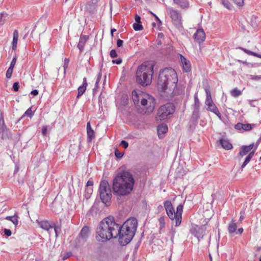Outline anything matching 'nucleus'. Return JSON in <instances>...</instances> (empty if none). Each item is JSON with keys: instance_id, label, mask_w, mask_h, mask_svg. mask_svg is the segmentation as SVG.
<instances>
[{"instance_id": "f257e3e1", "label": "nucleus", "mask_w": 261, "mask_h": 261, "mask_svg": "<svg viewBox=\"0 0 261 261\" xmlns=\"http://www.w3.org/2000/svg\"><path fill=\"white\" fill-rule=\"evenodd\" d=\"M135 179L132 173L128 170L119 171L113 180L112 188L116 196H125L133 191Z\"/></svg>"}, {"instance_id": "f03ea898", "label": "nucleus", "mask_w": 261, "mask_h": 261, "mask_svg": "<svg viewBox=\"0 0 261 261\" xmlns=\"http://www.w3.org/2000/svg\"><path fill=\"white\" fill-rule=\"evenodd\" d=\"M119 224L113 217L109 216L103 219L99 223L96 230L97 241L105 242L112 238H117Z\"/></svg>"}, {"instance_id": "7ed1b4c3", "label": "nucleus", "mask_w": 261, "mask_h": 261, "mask_svg": "<svg viewBox=\"0 0 261 261\" xmlns=\"http://www.w3.org/2000/svg\"><path fill=\"white\" fill-rule=\"evenodd\" d=\"M137 220L135 218L128 219L122 225L119 224L117 238L121 245L125 246L130 242L137 230Z\"/></svg>"}, {"instance_id": "20e7f679", "label": "nucleus", "mask_w": 261, "mask_h": 261, "mask_svg": "<svg viewBox=\"0 0 261 261\" xmlns=\"http://www.w3.org/2000/svg\"><path fill=\"white\" fill-rule=\"evenodd\" d=\"M178 82L175 71L171 67L160 70L157 82L159 91L165 92L168 87H175Z\"/></svg>"}, {"instance_id": "39448f33", "label": "nucleus", "mask_w": 261, "mask_h": 261, "mask_svg": "<svg viewBox=\"0 0 261 261\" xmlns=\"http://www.w3.org/2000/svg\"><path fill=\"white\" fill-rule=\"evenodd\" d=\"M132 95L134 104L138 106H142L146 110L145 113L149 114L153 112L155 105V100L153 96L136 90L132 91Z\"/></svg>"}, {"instance_id": "423d86ee", "label": "nucleus", "mask_w": 261, "mask_h": 261, "mask_svg": "<svg viewBox=\"0 0 261 261\" xmlns=\"http://www.w3.org/2000/svg\"><path fill=\"white\" fill-rule=\"evenodd\" d=\"M153 68L152 64H142L140 65L136 73L137 83L143 87L149 85L152 82Z\"/></svg>"}, {"instance_id": "0eeeda50", "label": "nucleus", "mask_w": 261, "mask_h": 261, "mask_svg": "<svg viewBox=\"0 0 261 261\" xmlns=\"http://www.w3.org/2000/svg\"><path fill=\"white\" fill-rule=\"evenodd\" d=\"M164 206L166 210L167 215L172 220L175 219V226L180 225L181 222V215L182 212L183 206L179 204L176 207V212H175L170 201L166 200L164 203Z\"/></svg>"}, {"instance_id": "6e6552de", "label": "nucleus", "mask_w": 261, "mask_h": 261, "mask_svg": "<svg viewBox=\"0 0 261 261\" xmlns=\"http://www.w3.org/2000/svg\"><path fill=\"white\" fill-rule=\"evenodd\" d=\"M98 191L102 202L106 205H109L110 204L112 195L108 181L106 180H102L100 183Z\"/></svg>"}, {"instance_id": "1a4fd4ad", "label": "nucleus", "mask_w": 261, "mask_h": 261, "mask_svg": "<svg viewBox=\"0 0 261 261\" xmlns=\"http://www.w3.org/2000/svg\"><path fill=\"white\" fill-rule=\"evenodd\" d=\"M175 112V107L172 103L168 102L161 106L157 113L156 118L161 121L169 118Z\"/></svg>"}, {"instance_id": "9d476101", "label": "nucleus", "mask_w": 261, "mask_h": 261, "mask_svg": "<svg viewBox=\"0 0 261 261\" xmlns=\"http://www.w3.org/2000/svg\"><path fill=\"white\" fill-rule=\"evenodd\" d=\"M89 234V227L87 226H84L81 229L79 236L77 237L75 240V247H80V246L83 245L88 238Z\"/></svg>"}, {"instance_id": "9b49d317", "label": "nucleus", "mask_w": 261, "mask_h": 261, "mask_svg": "<svg viewBox=\"0 0 261 261\" xmlns=\"http://www.w3.org/2000/svg\"><path fill=\"white\" fill-rule=\"evenodd\" d=\"M168 13L169 14L172 22L176 28H180L182 26V17L180 12L172 8H169L167 10Z\"/></svg>"}, {"instance_id": "f8f14e48", "label": "nucleus", "mask_w": 261, "mask_h": 261, "mask_svg": "<svg viewBox=\"0 0 261 261\" xmlns=\"http://www.w3.org/2000/svg\"><path fill=\"white\" fill-rule=\"evenodd\" d=\"M194 38L198 43L204 41L205 38V32L202 29H198L194 34Z\"/></svg>"}, {"instance_id": "ddd939ff", "label": "nucleus", "mask_w": 261, "mask_h": 261, "mask_svg": "<svg viewBox=\"0 0 261 261\" xmlns=\"http://www.w3.org/2000/svg\"><path fill=\"white\" fill-rule=\"evenodd\" d=\"M37 223L40 227L46 231H49L50 229L53 228L54 226V223H50L47 220L39 221L37 220Z\"/></svg>"}, {"instance_id": "4468645a", "label": "nucleus", "mask_w": 261, "mask_h": 261, "mask_svg": "<svg viewBox=\"0 0 261 261\" xmlns=\"http://www.w3.org/2000/svg\"><path fill=\"white\" fill-rule=\"evenodd\" d=\"M191 233L195 237H196L198 240L200 239L203 238L204 233L205 230L202 228H198V229L196 228H193L190 230Z\"/></svg>"}, {"instance_id": "2eb2a0df", "label": "nucleus", "mask_w": 261, "mask_h": 261, "mask_svg": "<svg viewBox=\"0 0 261 261\" xmlns=\"http://www.w3.org/2000/svg\"><path fill=\"white\" fill-rule=\"evenodd\" d=\"M180 60L182 65L183 71L188 72L191 70V63L185 57L180 55Z\"/></svg>"}, {"instance_id": "dca6fc26", "label": "nucleus", "mask_w": 261, "mask_h": 261, "mask_svg": "<svg viewBox=\"0 0 261 261\" xmlns=\"http://www.w3.org/2000/svg\"><path fill=\"white\" fill-rule=\"evenodd\" d=\"M87 82L86 77H84L83 79V84L82 86H80L77 89L78 94L76 96L77 98H79L81 97L85 92L86 90V87L87 86Z\"/></svg>"}, {"instance_id": "f3484780", "label": "nucleus", "mask_w": 261, "mask_h": 261, "mask_svg": "<svg viewBox=\"0 0 261 261\" xmlns=\"http://www.w3.org/2000/svg\"><path fill=\"white\" fill-rule=\"evenodd\" d=\"M88 39V36L86 35H81L77 47L80 50V53H82L84 50V45Z\"/></svg>"}, {"instance_id": "a211bd4d", "label": "nucleus", "mask_w": 261, "mask_h": 261, "mask_svg": "<svg viewBox=\"0 0 261 261\" xmlns=\"http://www.w3.org/2000/svg\"><path fill=\"white\" fill-rule=\"evenodd\" d=\"M0 136L3 140L9 138V129L6 125L0 126Z\"/></svg>"}, {"instance_id": "6ab92c4d", "label": "nucleus", "mask_w": 261, "mask_h": 261, "mask_svg": "<svg viewBox=\"0 0 261 261\" xmlns=\"http://www.w3.org/2000/svg\"><path fill=\"white\" fill-rule=\"evenodd\" d=\"M219 142L222 147L226 150H230L232 148V144L227 139H221Z\"/></svg>"}, {"instance_id": "aec40b11", "label": "nucleus", "mask_w": 261, "mask_h": 261, "mask_svg": "<svg viewBox=\"0 0 261 261\" xmlns=\"http://www.w3.org/2000/svg\"><path fill=\"white\" fill-rule=\"evenodd\" d=\"M205 91L206 93V99H205V105L207 106V107H210V106L215 104L212 100L211 93L209 89H205Z\"/></svg>"}, {"instance_id": "412c9836", "label": "nucleus", "mask_w": 261, "mask_h": 261, "mask_svg": "<svg viewBox=\"0 0 261 261\" xmlns=\"http://www.w3.org/2000/svg\"><path fill=\"white\" fill-rule=\"evenodd\" d=\"M207 110L214 113L218 116V117L220 120H221V114L219 112V111L215 104H214L213 105L210 106V107H207Z\"/></svg>"}, {"instance_id": "4be33fe9", "label": "nucleus", "mask_w": 261, "mask_h": 261, "mask_svg": "<svg viewBox=\"0 0 261 261\" xmlns=\"http://www.w3.org/2000/svg\"><path fill=\"white\" fill-rule=\"evenodd\" d=\"M18 32L17 30H15L13 32V41H12V50H15L17 47V44L18 39Z\"/></svg>"}, {"instance_id": "5701e85b", "label": "nucleus", "mask_w": 261, "mask_h": 261, "mask_svg": "<svg viewBox=\"0 0 261 261\" xmlns=\"http://www.w3.org/2000/svg\"><path fill=\"white\" fill-rule=\"evenodd\" d=\"M168 131V127L166 125H161L158 127V134L159 138H162Z\"/></svg>"}, {"instance_id": "b1692460", "label": "nucleus", "mask_w": 261, "mask_h": 261, "mask_svg": "<svg viewBox=\"0 0 261 261\" xmlns=\"http://www.w3.org/2000/svg\"><path fill=\"white\" fill-rule=\"evenodd\" d=\"M174 3L182 8H187L189 6L188 0H173Z\"/></svg>"}, {"instance_id": "393cba45", "label": "nucleus", "mask_w": 261, "mask_h": 261, "mask_svg": "<svg viewBox=\"0 0 261 261\" xmlns=\"http://www.w3.org/2000/svg\"><path fill=\"white\" fill-rule=\"evenodd\" d=\"M237 225L234 221H232L228 225V230L230 234H232L236 232Z\"/></svg>"}, {"instance_id": "a878e982", "label": "nucleus", "mask_w": 261, "mask_h": 261, "mask_svg": "<svg viewBox=\"0 0 261 261\" xmlns=\"http://www.w3.org/2000/svg\"><path fill=\"white\" fill-rule=\"evenodd\" d=\"M199 110L193 109V113L191 117V121L196 123L199 118Z\"/></svg>"}, {"instance_id": "bb28decb", "label": "nucleus", "mask_w": 261, "mask_h": 261, "mask_svg": "<svg viewBox=\"0 0 261 261\" xmlns=\"http://www.w3.org/2000/svg\"><path fill=\"white\" fill-rule=\"evenodd\" d=\"M250 151L247 147L246 145H243L240 148L239 154L240 156L243 157L244 155H246Z\"/></svg>"}, {"instance_id": "cd10ccee", "label": "nucleus", "mask_w": 261, "mask_h": 261, "mask_svg": "<svg viewBox=\"0 0 261 261\" xmlns=\"http://www.w3.org/2000/svg\"><path fill=\"white\" fill-rule=\"evenodd\" d=\"M87 142L90 143V142H91L92 140L95 138L94 132L93 129H92L91 130L87 131Z\"/></svg>"}, {"instance_id": "c85d7f7f", "label": "nucleus", "mask_w": 261, "mask_h": 261, "mask_svg": "<svg viewBox=\"0 0 261 261\" xmlns=\"http://www.w3.org/2000/svg\"><path fill=\"white\" fill-rule=\"evenodd\" d=\"M159 229L160 232L161 233V231L165 227V220L164 216L161 217L159 219Z\"/></svg>"}, {"instance_id": "c756f323", "label": "nucleus", "mask_w": 261, "mask_h": 261, "mask_svg": "<svg viewBox=\"0 0 261 261\" xmlns=\"http://www.w3.org/2000/svg\"><path fill=\"white\" fill-rule=\"evenodd\" d=\"M200 101L198 98L197 94L194 95V104L193 105V109L199 110Z\"/></svg>"}, {"instance_id": "7c9ffc66", "label": "nucleus", "mask_w": 261, "mask_h": 261, "mask_svg": "<svg viewBox=\"0 0 261 261\" xmlns=\"http://www.w3.org/2000/svg\"><path fill=\"white\" fill-rule=\"evenodd\" d=\"M34 112H32L31 107L29 108L23 114V115L19 119L18 121H19L21 119H22L23 117H24L25 116H27L29 117L30 118H31L34 115Z\"/></svg>"}, {"instance_id": "2f4dec72", "label": "nucleus", "mask_w": 261, "mask_h": 261, "mask_svg": "<svg viewBox=\"0 0 261 261\" xmlns=\"http://www.w3.org/2000/svg\"><path fill=\"white\" fill-rule=\"evenodd\" d=\"M17 216L16 215H14L13 216H7L6 217V219L9 221H11L13 222L14 224L15 225H17L18 224V220H17Z\"/></svg>"}, {"instance_id": "473e14b6", "label": "nucleus", "mask_w": 261, "mask_h": 261, "mask_svg": "<svg viewBox=\"0 0 261 261\" xmlns=\"http://www.w3.org/2000/svg\"><path fill=\"white\" fill-rule=\"evenodd\" d=\"M231 95L234 97H237L242 94V91L238 88H234L231 92Z\"/></svg>"}, {"instance_id": "72a5a7b5", "label": "nucleus", "mask_w": 261, "mask_h": 261, "mask_svg": "<svg viewBox=\"0 0 261 261\" xmlns=\"http://www.w3.org/2000/svg\"><path fill=\"white\" fill-rule=\"evenodd\" d=\"M255 125V124H250V123L243 124V131L250 130L253 128V127H254Z\"/></svg>"}, {"instance_id": "f704fd0d", "label": "nucleus", "mask_w": 261, "mask_h": 261, "mask_svg": "<svg viewBox=\"0 0 261 261\" xmlns=\"http://www.w3.org/2000/svg\"><path fill=\"white\" fill-rule=\"evenodd\" d=\"M61 224L59 225H56L54 224V226L53 228H54L55 232L56 233V237H57L58 235L61 233Z\"/></svg>"}, {"instance_id": "c9c22d12", "label": "nucleus", "mask_w": 261, "mask_h": 261, "mask_svg": "<svg viewBox=\"0 0 261 261\" xmlns=\"http://www.w3.org/2000/svg\"><path fill=\"white\" fill-rule=\"evenodd\" d=\"M133 28L135 31H138L143 30V27L141 22H136L133 24Z\"/></svg>"}, {"instance_id": "e433bc0d", "label": "nucleus", "mask_w": 261, "mask_h": 261, "mask_svg": "<svg viewBox=\"0 0 261 261\" xmlns=\"http://www.w3.org/2000/svg\"><path fill=\"white\" fill-rule=\"evenodd\" d=\"M239 48L240 49H241L242 50H243L245 53H246L247 54H248V55H251V56H253L254 57H256V56H257V53L253 52L252 51H250V50H249L248 49H246L245 48H243V47H240Z\"/></svg>"}, {"instance_id": "4c0bfd02", "label": "nucleus", "mask_w": 261, "mask_h": 261, "mask_svg": "<svg viewBox=\"0 0 261 261\" xmlns=\"http://www.w3.org/2000/svg\"><path fill=\"white\" fill-rule=\"evenodd\" d=\"M101 76H102V73H101V69H100V70L97 75V79H96V82L95 84V87L93 89V92L94 91L95 89L98 87V83L101 79Z\"/></svg>"}, {"instance_id": "58836bf2", "label": "nucleus", "mask_w": 261, "mask_h": 261, "mask_svg": "<svg viewBox=\"0 0 261 261\" xmlns=\"http://www.w3.org/2000/svg\"><path fill=\"white\" fill-rule=\"evenodd\" d=\"M257 18L255 16H252L251 19V24L253 28H256L257 27Z\"/></svg>"}, {"instance_id": "ea45409f", "label": "nucleus", "mask_w": 261, "mask_h": 261, "mask_svg": "<svg viewBox=\"0 0 261 261\" xmlns=\"http://www.w3.org/2000/svg\"><path fill=\"white\" fill-rule=\"evenodd\" d=\"M251 159L252 158L248 155L246 156L244 162H243V164L241 166V168L242 170H243V169L249 163Z\"/></svg>"}, {"instance_id": "a19ab883", "label": "nucleus", "mask_w": 261, "mask_h": 261, "mask_svg": "<svg viewBox=\"0 0 261 261\" xmlns=\"http://www.w3.org/2000/svg\"><path fill=\"white\" fill-rule=\"evenodd\" d=\"M13 68H12L11 67H9V68L8 69V70L6 72V77L7 79L11 78L12 73H13Z\"/></svg>"}, {"instance_id": "79ce46f5", "label": "nucleus", "mask_w": 261, "mask_h": 261, "mask_svg": "<svg viewBox=\"0 0 261 261\" xmlns=\"http://www.w3.org/2000/svg\"><path fill=\"white\" fill-rule=\"evenodd\" d=\"M5 125L4 113L3 112H1L0 114V126Z\"/></svg>"}, {"instance_id": "37998d69", "label": "nucleus", "mask_w": 261, "mask_h": 261, "mask_svg": "<svg viewBox=\"0 0 261 261\" xmlns=\"http://www.w3.org/2000/svg\"><path fill=\"white\" fill-rule=\"evenodd\" d=\"M222 5L226 7L227 9H230V4L229 3L228 0H221Z\"/></svg>"}, {"instance_id": "c03bdc74", "label": "nucleus", "mask_w": 261, "mask_h": 261, "mask_svg": "<svg viewBox=\"0 0 261 261\" xmlns=\"http://www.w3.org/2000/svg\"><path fill=\"white\" fill-rule=\"evenodd\" d=\"M69 63V59L66 58L64 60V65H63L64 74L66 73V70L68 67Z\"/></svg>"}, {"instance_id": "a18cd8bd", "label": "nucleus", "mask_w": 261, "mask_h": 261, "mask_svg": "<svg viewBox=\"0 0 261 261\" xmlns=\"http://www.w3.org/2000/svg\"><path fill=\"white\" fill-rule=\"evenodd\" d=\"M115 155L117 158L120 159L123 155V153L120 152L118 149H115Z\"/></svg>"}, {"instance_id": "49530a36", "label": "nucleus", "mask_w": 261, "mask_h": 261, "mask_svg": "<svg viewBox=\"0 0 261 261\" xmlns=\"http://www.w3.org/2000/svg\"><path fill=\"white\" fill-rule=\"evenodd\" d=\"M238 6L241 7L244 5V0H232Z\"/></svg>"}, {"instance_id": "de8ad7c7", "label": "nucleus", "mask_w": 261, "mask_h": 261, "mask_svg": "<svg viewBox=\"0 0 261 261\" xmlns=\"http://www.w3.org/2000/svg\"><path fill=\"white\" fill-rule=\"evenodd\" d=\"M120 145L125 149H126L128 146V143L125 140H122L120 142Z\"/></svg>"}, {"instance_id": "09e8293b", "label": "nucleus", "mask_w": 261, "mask_h": 261, "mask_svg": "<svg viewBox=\"0 0 261 261\" xmlns=\"http://www.w3.org/2000/svg\"><path fill=\"white\" fill-rule=\"evenodd\" d=\"M110 56L112 58H116L117 57V54L115 49H112L110 51Z\"/></svg>"}, {"instance_id": "8fccbe9b", "label": "nucleus", "mask_w": 261, "mask_h": 261, "mask_svg": "<svg viewBox=\"0 0 261 261\" xmlns=\"http://www.w3.org/2000/svg\"><path fill=\"white\" fill-rule=\"evenodd\" d=\"M19 88V85L18 82H15L13 84V89L14 91H18Z\"/></svg>"}, {"instance_id": "3c124183", "label": "nucleus", "mask_w": 261, "mask_h": 261, "mask_svg": "<svg viewBox=\"0 0 261 261\" xmlns=\"http://www.w3.org/2000/svg\"><path fill=\"white\" fill-rule=\"evenodd\" d=\"M16 60H17V58L16 57H14L13 59L12 60L11 62V63H10V66L9 67H11L12 68H14V66H15V65L16 64Z\"/></svg>"}, {"instance_id": "603ef678", "label": "nucleus", "mask_w": 261, "mask_h": 261, "mask_svg": "<svg viewBox=\"0 0 261 261\" xmlns=\"http://www.w3.org/2000/svg\"><path fill=\"white\" fill-rule=\"evenodd\" d=\"M234 128L238 130H243V123H238L234 126Z\"/></svg>"}, {"instance_id": "864d4df0", "label": "nucleus", "mask_w": 261, "mask_h": 261, "mask_svg": "<svg viewBox=\"0 0 261 261\" xmlns=\"http://www.w3.org/2000/svg\"><path fill=\"white\" fill-rule=\"evenodd\" d=\"M4 232L6 236H7V237L10 236L12 234L11 230L9 229H6V228L4 229Z\"/></svg>"}, {"instance_id": "5fc2aeb1", "label": "nucleus", "mask_w": 261, "mask_h": 261, "mask_svg": "<svg viewBox=\"0 0 261 261\" xmlns=\"http://www.w3.org/2000/svg\"><path fill=\"white\" fill-rule=\"evenodd\" d=\"M71 255H72L71 252H67L64 255V256L63 257V259L65 260V259L69 258L70 256H71Z\"/></svg>"}, {"instance_id": "6e6d98bb", "label": "nucleus", "mask_w": 261, "mask_h": 261, "mask_svg": "<svg viewBox=\"0 0 261 261\" xmlns=\"http://www.w3.org/2000/svg\"><path fill=\"white\" fill-rule=\"evenodd\" d=\"M122 59L121 58H118L115 60H113L112 61V63L113 64H120L122 63Z\"/></svg>"}, {"instance_id": "4d7b16f0", "label": "nucleus", "mask_w": 261, "mask_h": 261, "mask_svg": "<svg viewBox=\"0 0 261 261\" xmlns=\"http://www.w3.org/2000/svg\"><path fill=\"white\" fill-rule=\"evenodd\" d=\"M251 79L253 80L258 81L261 80V75H251Z\"/></svg>"}, {"instance_id": "13d9d810", "label": "nucleus", "mask_w": 261, "mask_h": 261, "mask_svg": "<svg viewBox=\"0 0 261 261\" xmlns=\"http://www.w3.org/2000/svg\"><path fill=\"white\" fill-rule=\"evenodd\" d=\"M123 41L121 39H118L117 40V46L118 47H122L123 45Z\"/></svg>"}, {"instance_id": "bf43d9fd", "label": "nucleus", "mask_w": 261, "mask_h": 261, "mask_svg": "<svg viewBox=\"0 0 261 261\" xmlns=\"http://www.w3.org/2000/svg\"><path fill=\"white\" fill-rule=\"evenodd\" d=\"M240 214L241 216L239 218V221L241 222L244 219L245 212L243 211H241Z\"/></svg>"}, {"instance_id": "052dcab7", "label": "nucleus", "mask_w": 261, "mask_h": 261, "mask_svg": "<svg viewBox=\"0 0 261 261\" xmlns=\"http://www.w3.org/2000/svg\"><path fill=\"white\" fill-rule=\"evenodd\" d=\"M42 133L43 136H45L47 133V126H43L42 128Z\"/></svg>"}, {"instance_id": "680f3d73", "label": "nucleus", "mask_w": 261, "mask_h": 261, "mask_svg": "<svg viewBox=\"0 0 261 261\" xmlns=\"http://www.w3.org/2000/svg\"><path fill=\"white\" fill-rule=\"evenodd\" d=\"M135 20L136 22H141V17L137 14L135 15Z\"/></svg>"}, {"instance_id": "e2e57ef3", "label": "nucleus", "mask_w": 261, "mask_h": 261, "mask_svg": "<svg viewBox=\"0 0 261 261\" xmlns=\"http://www.w3.org/2000/svg\"><path fill=\"white\" fill-rule=\"evenodd\" d=\"M31 94L34 96H36L38 94V91L37 90H33L31 91Z\"/></svg>"}, {"instance_id": "0e129e2a", "label": "nucleus", "mask_w": 261, "mask_h": 261, "mask_svg": "<svg viewBox=\"0 0 261 261\" xmlns=\"http://www.w3.org/2000/svg\"><path fill=\"white\" fill-rule=\"evenodd\" d=\"M4 15V13H0V23L2 24L4 23V21L3 20V17Z\"/></svg>"}, {"instance_id": "69168bd1", "label": "nucleus", "mask_w": 261, "mask_h": 261, "mask_svg": "<svg viewBox=\"0 0 261 261\" xmlns=\"http://www.w3.org/2000/svg\"><path fill=\"white\" fill-rule=\"evenodd\" d=\"M150 13L155 17V20L158 21H159L160 23H161V21L160 19L159 18V17L154 13H153L151 12H150Z\"/></svg>"}, {"instance_id": "338daca9", "label": "nucleus", "mask_w": 261, "mask_h": 261, "mask_svg": "<svg viewBox=\"0 0 261 261\" xmlns=\"http://www.w3.org/2000/svg\"><path fill=\"white\" fill-rule=\"evenodd\" d=\"M92 127L90 125V123L88 122L87 124V132L92 130Z\"/></svg>"}, {"instance_id": "774afa93", "label": "nucleus", "mask_w": 261, "mask_h": 261, "mask_svg": "<svg viewBox=\"0 0 261 261\" xmlns=\"http://www.w3.org/2000/svg\"><path fill=\"white\" fill-rule=\"evenodd\" d=\"M93 185V182L90 180H89L87 182V184H86V186L87 187L88 186H92Z\"/></svg>"}]
</instances>
